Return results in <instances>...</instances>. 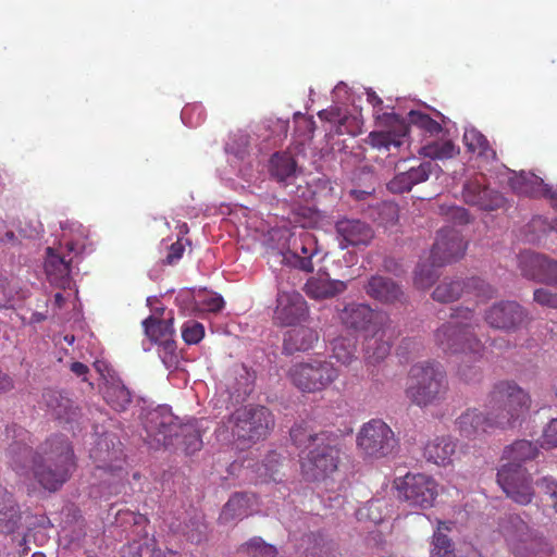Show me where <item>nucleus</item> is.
I'll return each instance as SVG.
<instances>
[{
	"mask_svg": "<svg viewBox=\"0 0 557 557\" xmlns=\"http://www.w3.org/2000/svg\"><path fill=\"white\" fill-rule=\"evenodd\" d=\"M27 432L20 429V441L11 443L7 449L10 468L21 478H33L48 492L59 491L76 469L72 443L67 436L54 434L33 449L24 440Z\"/></svg>",
	"mask_w": 557,
	"mask_h": 557,
	"instance_id": "nucleus-1",
	"label": "nucleus"
},
{
	"mask_svg": "<svg viewBox=\"0 0 557 557\" xmlns=\"http://www.w3.org/2000/svg\"><path fill=\"white\" fill-rule=\"evenodd\" d=\"M539 448L530 441H516L504 450L506 463L497 472V482L508 497L520 505L532 502L534 491L532 479L521 463L534 459Z\"/></svg>",
	"mask_w": 557,
	"mask_h": 557,
	"instance_id": "nucleus-2",
	"label": "nucleus"
},
{
	"mask_svg": "<svg viewBox=\"0 0 557 557\" xmlns=\"http://www.w3.org/2000/svg\"><path fill=\"white\" fill-rule=\"evenodd\" d=\"M451 321L441 325L434 334L436 345L445 354H463L473 360L482 358L484 346L475 335L479 326L473 310L456 308Z\"/></svg>",
	"mask_w": 557,
	"mask_h": 557,
	"instance_id": "nucleus-3",
	"label": "nucleus"
},
{
	"mask_svg": "<svg viewBox=\"0 0 557 557\" xmlns=\"http://www.w3.org/2000/svg\"><path fill=\"white\" fill-rule=\"evenodd\" d=\"M449 389L443 367L435 361L413 364L406 383V396L421 408L441 404Z\"/></svg>",
	"mask_w": 557,
	"mask_h": 557,
	"instance_id": "nucleus-4",
	"label": "nucleus"
},
{
	"mask_svg": "<svg viewBox=\"0 0 557 557\" xmlns=\"http://www.w3.org/2000/svg\"><path fill=\"white\" fill-rule=\"evenodd\" d=\"M531 396L513 381H499L490 392L485 407L496 417L502 430L515 428L529 412Z\"/></svg>",
	"mask_w": 557,
	"mask_h": 557,
	"instance_id": "nucleus-5",
	"label": "nucleus"
},
{
	"mask_svg": "<svg viewBox=\"0 0 557 557\" xmlns=\"http://www.w3.org/2000/svg\"><path fill=\"white\" fill-rule=\"evenodd\" d=\"M274 416L261 405H247L235 409L226 419L225 428L232 437L244 445H252L267 438L274 429Z\"/></svg>",
	"mask_w": 557,
	"mask_h": 557,
	"instance_id": "nucleus-6",
	"label": "nucleus"
},
{
	"mask_svg": "<svg viewBox=\"0 0 557 557\" xmlns=\"http://www.w3.org/2000/svg\"><path fill=\"white\" fill-rule=\"evenodd\" d=\"M287 376L300 392L318 393L331 386L338 379L339 371L330 360L314 358L294 363Z\"/></svg>",
	"mask_w": 557,
	"mask_h": 557,
	"instance_id": "nucleus-7",
	"label": "nucleus"
},
{
	"mask_svg": "<svg viewBox=\"0 0 557 557\" xmlns=\"http://www.w3.org/2000/svg\"><path fill=\"white\" fill-rule=\"evenodd\" d=\"M339 462L338 436L334 433L327 440L309 449L301 460V473L307 481H320L337 470Z\"/></svg>",
	"mask_w": 557,
	"mask_h": 557,
	"instance_id": "nucleus-8",
	"label": "nucleus"
},
{
	"mask_svg": "<svg viewBox=\"0 0 557 557\" xmlns=\"http://www.w3.org/2000/svg\"><path fill=\"white\" fill-rule=\"evenodd\" d=\"M394 488L400 499L411 506L431 508L438 496V484L431 475L424 473H407L394 480Z\"/></svg>",
	"mask_w": 557,
	"mask_h": 557,
	"instance_id": "nucleus-9",
	"label": "nucleus"
},
{
	"mask_svg": "<svg viewBox=\"0 0 557 557\" xmlns=\"http://www.w3.org/2000/svg\"><path fill=\"white\" fill-rule=\"evenodd\" d=\"M511 530H507L506 540L516 557H553L552 546L537 536L519 517L510 518Z\"/></svg>",
	"mask_w": 557,
	"mask_h": 557,
	"instance_id": "nucleus-10",
	"label": "nucleus"
},
{
	"mask_svg": "<svg viewBox=\"0 0 557 557\" xmlns=\"http://www.w3.org/2000/svg\"><path fill=\"white\" fill-rule=\"evenodd\" d=\"M144 428L149 444L157 446H173V436L177 435V418L168 406H158L147 411L144 417Z\"/></svg>",
	"mask_w": 557,
	"mask_h": 557,
	"instance_id": "nucleus-11",
	"label": "nucleus"
},
{
	"mask_svg": "<svg viewBox=\"0 0 557 557\" xmlns=\"http://www.w3.org/2000/svg\"><path fill=\"white\" fill-rule=\"evenodd\" d=\"M465 290L481 299H491L496 294V290L480 277H471L467 282L458 277H445L433 290L432 298L442 304L453 302L458 300Z\"/></svg>",
	"mask_w": 557,
	"mask_h": 557,
	"instance_id": "nucleus-12",
	"label": "nucleus"
},
{
	"mask_svg": "<svg viewBox=\"0 0 557 557\" xmlns=\"http://www.w3.org/2000/svg\"><path fill=\"white\" fill-rule=\"evenodd\" d=\"M309 307L304 296L296 289L285 290L277 286L274 321L281 326H294L309 319Z\"/></svg>",
	"mask_w": 557,
	"mask_h": 557,
	"instance_id": "nucleus-13",
	"label": "nucleus"
},
{
	"mask_svg": "<svg viewBox=\"0 0 557 557\" xmlns=\"http://www.w3.org/2000/svg\"><path fill=\"white\" fill-rule=\"evenodd\" d=\"M484 319L491 327L509 332L525 324L529 321V315L517 301L502 300L485 311Z\"/></svg>",
	"mask_w": 557,
	"mask_h": 557,
	"instance_id": "nucleus-14",
	"label": "nucleus"
},
{
	"mask_svg": "<svg viewBox=\"0 0 557 557\" xmlns=\"http://www.w3.org/2000/svg\"><path fill=\"white\" fill-rule=\"evenodd\" d=\"M63 251H58L52 247L46 250L45 271L51 284L59 288H67L71 285V264L73 258L70 257L72 252H76L78 247L73 242L65 243Z\"/></svg>",
	"mask_w": 557,
	"mask_h": 557,
	"instance_id": "nucleus-15",
	"label": "nucleus"
},
{
	"mask_svg": "<svg viewBox=\"0 0 557 557\" xmlns=\"http://www.w3.org/2000/svg\"><path fill=\"white\" fill-rule=\"evenodd\" d=\"M463 201L482 211H494L505 206V197L497 190L490 188L485 176L479 175L467 181L462 188Z\"/></svg>",
	"mask_w": 557,
	"mask_h": 557,
	"instance_id": "nucleus-16",
	"label": "nucleus"
},
{
	"mask_svg": "<svg viewBox=\"0 0 557 557\" xmlns=\"http://www.w3.org/2000/svg\"><path fill=\"white\" fill-rule=\"evenodd\" d=\"M466 249L467 243L463 240L459 231L455 228H442L437 233L430 259L433 265L444 267L462 258Z\"/></svg>",
	"mask_w": 557,
	"mask_h": 557,
	"instance_id": "nucleus-17",
	"label": "nucleus"
},
{
	"mask_svg": "<svg viewBox=\"0 0 557 557\" xmlns=\"http://www.w3.org/2000/svg\"><path fill=\"white\" fill-rule=\"evenodd\" d=\"M483 413L476 408L467 409L456 420V426L462 437L474 440L493 430L500 429L491 409Z\"/></svg>",
	"mask_w": 557,
	"mask_h": 557,
	"instance_id": "nucleus-18",
	"label": "nucleus"
},
{
	"mask_svg": "<svg viewBox=\"0 0 557 557\" xmlns=\"http://www.w3.org/2000/svg\"><path fill=\"white\" fill-rule=\"evenodd\" d=\"M519 268L524 277L557 286V261L544 255L528 252L520 257Z\"/></svg>",
	"mask_w": 557,
	"mask_h": 557,
	"instance_id": "nucleus-19",
	"label": "nucleus"
},
{
	"mask_svg": "<svg viewBox=\"0 0 557 557\" xmlns=\"http://www.w3.org/2000/svg\"><path fill=\"white\" fill-rule=\"evenodd\" d=\"M342 324L355 333H374L379 313L366 304H348L339 312Z\"/></svg>",
	"mask_w": 557,
	"mask_h": 557,
	"instance_id": "nucleus-20",
	"label": "nucleus"
},
{
	"mask_svg": "<svg viewBox=\"0 0 557 557\" xmlns=\"http://www.w3.org/2000/svg\"><path fill=\"white\" fill-rule=\"evenodd\" d=\"M341 249L349 246H368L374 237L372 227L361 220L342 219L335 224Z\"/></svg>",
	"mask_w": 557,
	"mask_h": 557,
	"instance_id": "nucleus-21",
	"label": "nucleus"
},
{
	"mask_svg": "<svg viewBox=\"0 0 557 557\" xmlns=\"http://www.w3.org/2000/svg\"><path fill=\"white\" fill-rule=\"evenodd\" d=\"M318 252L317 242L312 234L304 233L293 243V249L284 255V260L292 267L304 272H313L312 258Z\"/></svg>",
	"mask_w": 557,
	"mask_h": 557,
	"instance_id": "nucleus-22",
	"label": "nucleus"
},
{
	"mask_svg": "<svg viewBox=\"0 0 557 557\" xmlns=\"http://www.w3.org/2000/svg\"><path fill=\"white\" fill-rule=\"evenodd\" d=\"M437 168L438 165L434 164L432 161L422 162L418 166H411L396 174L394 178L386 184V187L394 194L410 191L414 185L428 181L430 175Z\"/></svg>",
	"mask_w": 557,
	"mask_h": 557,
	"instance_id": "nucleus-23",
	"label": "nucleus"
},
{
	"mask_svg": "<svg viewBox=\"0 0 557 557\" xmlns=\"http://www.w3.org/2000/svg\"><path fill=\"white\" fill-rule=\"evenodd\" d=\"M457 444L450 435L436 436L425 444L423 457L428 462L438 467L450 466L456 456Z\"/></svg>",
	"mask_w": 557,
	"mask_h": 557,
	"instance_id": "nucleus-24",
	"label": "nucleus"
},
{
	"mask_svg": "<svg viewBox=\"0 0 557 557\" xmlns=\"http://www.w3.org/2000/svg\"><path fill=\"white\" fill-rule=\"evenodd\" d=\"M385 150H397L401 154V160L406 157L404 151L409 147V125L405 120L395 114L385 113Z\"/></svg>",
	"mask_w": 557,
	"mask_h": 557,
	"instance_id": "nucleus-25",
	"label": "nucleus"
},
{
	"mask_svg": "<svg viewBox=\"0 0 557 557\" xmlns=\"http://www.w3.org/2000/svg\"><path fill=\"white\" fill-rule=\"evenodd\" d=\"M256 505V496L248 493L233 494L223 506L219 517L221 523H231L251 515Z\"/></svg>",
	"mask_w": 557,
	"mask_h": 557,
	"instance_id": "nucleus-26",
	"label": "nucleus"
},
{
	"mask_svg": "<svg viewBox=\"0 0 557 557\" xmlns=\"http://www.w3.org/2000/svg\"><path fill=\"white\" fill-rule=\"evenodd\" d=\"M509 185L516 194L523 196H544L550 200V194L555 193L540 176L533 173L516 174L509 180Z\"/></svg>",
	"mask_w": 557,
	"mask_h": 557,
	"instance_id": "nucleus-27",
	"label": "nucleus"
},
{
	"mask_svg": "<svg viewBox=\"0 0 557 557\" xmlns=\"http://www.w3.org/2000/svg\"><path fill=\"white\" fill-rule=\"evenodd\" d=\"M319 339L317 330L309 326L295 327L284 334L283 349L286 354L308 351Z\"/></svg>",
	"mask_w": 557,
	"mask_h": 557,
	"instance_id": "nucleus-28",
	"label": "nucleus"
},
{
	"mask_svg": "<svg viewBox=\"0 0 557 557\" xmlns=\"http://www.w3.org/2000/svg\"><path fill=\"white\" fill-rule=\"evenodd\" d=\"M357 444L367 456L376 454L383 447V420L367 422L358 434Z\"/></svg>",
	"mask_w": 557,
	"mask_h": 557,
	"instance_id": "nucleus-29",
	"label": "nucleus"
},
{
	"mask_svg": "<svg viewBox=\"0 0 557 557\" xmlns=\"http://www.w3.org/2000/svg\"><path fill=\"white\" fill-rule=\"evenodd\" d=\"M22 519L20 506L7 490H0V533H13Z\"/></svg>",
	"mask_w": 557,
	"mask_h": 557,
	"instance_id": "nucleus-30",
	"label": "nucleus"
},
{
	"mask_svg": "<svg viewBox=\"0 0 557 557\" xmlns=\"http://www.w3.org/2000/svg\"><path fill=\"white\" fill-rule=\"evenodd\" d=\"M347 285L339 280L310 277L305 284V293L312 299L322 300L335 297L346 290Z\"/></svg>",
	"mask_w": 557,
	"mask_h": 557,
	"instance_id": "nucleus-31",
	"label": "nucleus"
},
{
	"mask_svg": "<svg viewBox=\"0 0 557 557\" xmlns=\"http://www.w3.org/2000/svg\"><path fill=\"white\" fill-rule=\"evenodd\" d=\"M143 325L145 334L151 342L163 345L165 349H173L172 335L174 331L172 320H160L150 315L144 320Z\"/></svg>",
	"mask_w": 557,
	"mask_h": 557,
	"instance_id": "nucleus-32",
	"label": "nucleus"
},
{
	"mask_svg": "<svg viewBox=\"0 0 557 557\" xmlns=\"http://www.w3.org/2000/svg\"><path fill=\"white\" fill-rule=\"evenodd\" d=\"M121 557H181L171 549H161L154 539L133 541L123 547Z\"/></svg>",
	"mask_w": 557,
	"mask_h": 557,
	"instance_id": "nucleus-33",
	"label": "nucleus"
},
{
	"mask_svg": "<svg viewBox=\"0 0 557 557\" xmlns=\"http://www.w3.org/2000/svg\"><path fill=\"white\" fill-rule=\"evenodd\" d=\"M463 143L469 151L478 153L486 161L496 160V151L490 145L487 138L476 128H467L463 134Z\"/></svg>",
	"mask_w": 557,
	"mask_h": 557,
	"instance_id": "nucleus-34",
	"label": "nucleus"
},
{
	"mask_svg": "<svg viewBox=\"0 0 557 557\" xmlns=\"http://www.w3.org/2000/svg\"><path fill=\"white\" fill-rule=\"evenodd\" d=\"M103 397L115 411H124L132 403V394L121 381H111L106 385Z\"/></svg>",
	"mask_w": 557,
	"mask_h": 557,
	"instance_id": "nucleus-35",
	"label": "nucleus"
},
{
	"mask_svg": "<svg viewBox=\"0 0 557 557\" xmlns=\"http://www.w3.org/2000/svg\"><path fill=\"white\" fill-rule=\"evenodd\" d=\"M173 442L174 445H182L186 455H193L202 447L200 430L193 423L180 425Z\"/></svg>",
	"mask_w": 557,
	"mask_h": 557,
	"instance_id": "nucleus-36",
	"label": "nucleus"
},
{
	"mask_svg": "<svg viewBox=\"0 0 557 557\" xmlns=\"http://www.w3.org/2000/svg\"><path fill=\"white\" fill-rule=\"evenodd\" d=\"M297 169V162L287 152H276L270 159L269 171L278 182H284L294 176Z\"/></svg>",
	"mask_w": 557,
	"mask_h": 557,
	"instance_id": "nucleus-37",
	"label": "nucleus"
},
{
	"mask_svg": "<svg viewBox=\"0 0 557 557\" xmlns=\"http://www.w3.org/2000/svg\"><path fill=\"white\" fill-rule=\"evenodd\" d=\"M331 432L322 431L320 433H314L312 430L309 429L307 424L300 423L296 424L290 429V438L293 443L301 448H308L311 449L317 444L322 443L323 441L327 440V435Z\"/></svg>",
	"mask_w": 557,
	"mask_h": 557,
	"instance_id": "nucleus-38",
	"label": "nucleus"
},
{
	"mask_svg": "<svg viewBox=\"0 0 557 557\" xmlns=\"http://www.w3.org/2000/svg\"><path fill=\"white\" fill-rule=\"evenodd\" d=\"M459 147L456 146L450 139L434 140L422 146L419 153L431 160H447L451 159L459 153Z\"/></svg>",
	"mask_w": 557,
	"mask_h": 557,
	"instance_id": "nucleus-39",
	"label": "nucleus"
},
{
	"mask_svg": "<svg viewBox=\"0 0 557 557\" xmlns=\"http://www.w3.org/2000/svg\"><path fill=\"white\" fill-rule=\"evenodd\" d=\"M48 396L51 403L59 399V405H55V407L50 411L55 419L63 420L65 422H70L74 419L76 412L70 398L54 389H48Z\"/></svg>",
	"mask_w": 557,
	"mask_h": 557,
	"instance_id": "nucleus-40",
	"label": "nucleus"
},
{
	"mask_svg": "<svg viewBox=\"0 0 557 557\" xmlns=\"http://www.w3.org/2000/svg\"><path fill=\"white\" fill-rule=\"evenodd\" d=\"M359 183L349 190L355 200H366L375 191L376 178L371 171H361L358 177Z\"/></svg>",
	"mask_w": 557,
	"mask_h": 557,
	"instance_id": "nucleus-41",
	"label": "nucleus"
},
{
	"mask_svg": "<svg viewBox=\"0 0 557 557\" xmlns=\"http://www.w3.org/2000/svg\"><path fill=\"white\" fill-rule=\"evenodd\" d=\"M242 549L252 557H276L277 548L265 543L261 537H252L242 545Z\"/></svg>",
	"mask_w": 557,
	"mask_h": 557,
	"instance_id": "nucleus-42",
	"label": "nucleus"
},
{
	"mask_svg": "<svg viewBox=\"0 0 557 557\" xmlns=\"http://www.w3.org/2000/svg\"><path fill=\"white\" fill-rule=\"evenodd\" d=\"M430 557H456L453 541L443 532H434Z\"/></svg>",
	"mask_w": 557,
	"mask_h": 557,
	"instance_id": "nucleus-43",
	"label": "nucleus"
},
{
	"mask_svg": "<svg viewBox=\"0 0 557 557\" xmlns=\"http://www.w3.org/2000/svg\"><path fill=\"white\" fill-rule=\"evenodd\" d=\"M410 124L430 133L431 135L438 134L442 132V125L433 120L429 114L419 112V111H410L408 113Z\"/></svg>",
	"mask_w": 557,
	"mask_h": 557,
	"instance_id": "nucleus-44",
	"label": "nucleus"
},
{
	"mask_svg": "<svg viewBox=\"0 0 557 557\" xmlns=\"http://www.w3.org/2000/svg\"><path fill=\"white\" fill-rule=\"evenodd\" d=\"M359 520H367L373 524H380L383 521V507L380 499L369 500L357 511Z\"/></svg>",
	"mask_w": 557,
	"mask_h": 557,
	"instance_id": "nucleus-45",
	"label": "nucleus"
},
{
	"mask_svg": "<svg viewBox=\"0 0 557 557\" xmlns=\"http://www.w3.org/2000/svg\"><path fill=\"white\" fill-rule=\"evenodd\" d=\"M436 265L432 263L428 264H419L414 272V285L420 289H426L433 285L435 280L438 277L435 269Z\"/></svg>",
	"mask_w": 557,
	"mask_h": 557,
	"instance_id": "nucleus-46",
	"label": "nucleus"
},
{
	"mask_svg": "<svg viewBox=\"0 0 557 557\" xmlns=\"http://www.w3.org/2000/svg\"><path fill=\"white\" fill-rule=\"evenodd\" d=\"M295 134L299 138V144L305 145L313 138L315 123L313 117L299 115L295 120Z\"/></svg>",
	"mask_w": 557,
	"mask_h": 557,
	"instance_id": "nucleus-47",
	"label": "nucleus"
},
{
	"mask_svg": "<svg viewBox=\"0 0 557 557\" xmlns=\"http://www.w3.org/2000/svg\"><path fill=\"white\" fill-rule=\"evenodd\" d=\"M205 336V327L200 322L190 320L182 326V337L188 345L198 344Z\"/></svg>",
	"mask_w": 557,
	"mask_h": 557,
	"instance_id": "nucleus-48",
	"label": "nucleus"
},
{
	"mask_svg": "<svg viewBox=\"0 0 557 557\" xmlns=\"http://www.w3.org/2000/svg\"><path fill=\"white\" fill-rule=\"evenodd\" d=\"M333 357L343 364H349L355 355V349L350 344L346 343L344 338H337L333 342Z\"/></svg>",
	"mask_w": 557,
	"mask_h": 557,
	"instance_id": "nucleus-49",
	"label": "nucleus"
},
{
	"mask_svg": "<svg viewBox=\"0 0 557 557\" xmlns=\"http://www.w3.org/2000/svg\"><path fill=\"white\" fill-rule=\"evenodd\" d=\"M366 294L375 300H383V276L375 274L364 285Z\"/></svg>",
	"mask_w": 557,
	"mask_h": 557,
	"instance_id": "nucleus-50",
	"label": "nucleus"
},
{
	"mask_svg": "<svg viewBox=\"0 0 557 557\" xmlns=\"http://www.w3.org/2000/svg\"><path fill=\"white\" fill-rule=\"evenodd\" d=\"M534 301L541 306L557 309V293H553L546 288H537L533 294Z\"/></svg>",
	"mask_w": 557,
	"mask_h": 557,
	"instance_id": "nucleus-51",
	"label": "nucleus"
},
{
	"mask_svg": "<svg viewBox=\"0 0 557 557\" xmlns=\"http://www.w3.org/2000/svg\"><path fill=\"white\" fill-rule=\"evenodd\" d=\"M185 251V247L181 240H176L168 247V253L162 260L163 264L173 265L177 263Z\"/></svg>",
	"mask_w": 557,
	"mask_h": 557,
	"instance_id": "nucleus-52",
	"label": "nucleus"
},
{
	"mask_svg": "<svg viewBox=\"0 0 557 557\" xmlns=\"http://www.w3.org/2000/svg\"><path fill=\"white\" fill-rule=\"evenodd\" d=\"M278 458L280 456L276 453H271L269 456H267L264 462L261 467L264 468V481L272 480L276 481V473H277V465H278Z\"/></svg>",
	"mask_w": 557,
	"mask_h": 557,
	"instance_id": "nucleus-53",
	"label": "nucleus"
},
{
	"mask_svg": "<svg viewBox=\"0 0 557 557\" xmlns=\"http://www.w3.org/2000/svg\"><path fill=\"white\" fill-rule=\"evenodd\" d=\"M537 485L544 491L545 494L550 496L553 500V507L557 512V481L545 476L537 482Z\"/></svg>",
	"mask_w": 557,
	"mask_h": 557,
	"instance_id": "nucleus-54",
	"label": "nucleus"
},
{
	"mask_svg": "<svg viewBox=\"0 0 557 557\" xmlns=\"http://www.w3.org/2000/svg\"><path fill=\"white\" fill-rule=\"evenodd\" d=\"M201 305L209 312H219L224 307V299L219 295H210L205 297Z\"/></svg>",
	"mask_w": 557,
	"mask_h": 557,
	"instance_id": "nucleus-55",
	"label": "nucleus"
},
{
	"mask_svg": "<svg viewBox=\"0 0 557 557\" xmlns=\"http://www.w3.org/2000/svg\"><path fill=\"white\" fill-rule=\"evenodd\" d=\"M544 443L549 447H557V419H553L544 431Z\"/></svg>",
	"mask_w": 557,
	"mask_h": 557,
	"instance_id": "nucleus-56",
	"label": "nucleus"
},
{
	"mask_svg": "<svg viewBox=\"0 0 557 557\" xmlns=\"http://www.w3.org/2000/svg\"><path fill=\"white\" fill-rule=\"evenodd\" d=\"M447 214L458 224H467L470 221L469 212L462 207H450Z\"/></svg>",
	"mask_w": 557,
	"mask_h": 557,
	"instance_id": "nucleus-57",
	"label": "nucleus"
},
{
	"mask_svg": "<svg viewBox=\"0 0 557 557\" xmlns=\"http://www.w3.org/2000/svg\"><path fill=\"white\" fill-rule=\"evenodd\" d=\"M458 374L463 381L471 382V381H475L476 379H479L481 372L478 367H472V366L468 367V366L461 364L458 368Z\"/></svg>",
	"mask_w": 557,
	"mask_h": 557,
	"instance_id": "nucleus-58",
	"label": "nucleus"
},
{
	"mask_svg": "<svg viewBox=\"0 0 557 557\" xmlns=\"http://www.w3.org/2000/svg\"><path fill=\"white\" fill-rule=\"evenodd\" d=\"M385 304L387 301H393L398 299V297L401 295V290L399 286L393 282L392 280L385 277Z\"/></svg>",
	"mask_w": 557,
	"mask_h": 557,
	"instance_id": "nucleus-59",
	"label": "nucleus"
},
{
	"mask_svg": "<svg viewBox=\"0 0 557 557\" xmlns=\"http://www.w3.org/2000/svg\"><path fill=\"white\" fill-rule=\"evenodd\" d=\"M371 341L370 339L367 344V347H366V359H367V362L371 366H376V364H380L381 361L383 360V354L380 349V347H376L375 349H373V351H371L372 347H371Z\"/></svg>",
	"mask_w": 557,
	"mask_h": 557,
	"instance_id": "nucleus-60",
	"label": "nucleus"
},
{
	"mask_svg": "<svg viewBox=\"0 0 557 557\" xmlns=\"http://www.w3.org/2000/svg\"><path fill=\"white\" fill-rule=\"evenodd\" d=\"M398 206L393 201L385 200V226L389 221L396 223L398 220Z\"/></svg>",
	"mask_w": 557,
	"mask_h": 557,
	"instance_id": "nucleus-61",
	"label": "nucleus"
},
{
	"mask_svg": "<svg viewBox=\"0 0 557 557\" xmlns=\"http://www.w3.org/2000/svg\"><path fill=\"white\" fill-rule=\"evenodd\" d=\"M14 388L12 376L0 369V394L9 393Z\"/></svg>",
	"mask_w": 557,
	"mask_h": 557,
	"instance_id": "nucleus-62",
	"label": "nucleus"
},
{
	"mask_svg": "<svg viewBox=\"0 0 557 557\" xmlns=\"http://www.w3.org/2000/svg\"><path fill=\"white\" fill-rule=\"evenodd\" d=\"M385 450L389 449L391 453H394L398 448V441L394 436V432L385 424ZM387 453L385 451V456Z\"/></svg>",
	"mask_w": 557,
	"mask_h": 557,
	"instance_id": "nucleus-63",
	"label": "nucleus"
},
{
	"mask_svg": "<svg viewBox=\"0 0 557 557\" xmlns=\"http://www.w3.org/2000/svg\"><path fill=\"white\" fill-rule=\"evenodd\" d=\"M71 371L76 375L83 377L86 381V374L89 372V368L79 361H75L71 364Z\"/></svg>",
	"mask_w": 557,
	"mask_h": 557,
	"instance_id": "nucleus-64",
	"label": "nucleus"
}]
</instances>
